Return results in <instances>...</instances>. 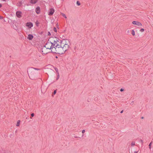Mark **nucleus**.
Segmentation results:
<instances>
[{
    "label": "nucleus",
    "instance_id": "obj_35",
    "mask_svg": "<svg viewBox=\"0 0 153 153\" xmlns=\"http://www.w3.org/2000/svg\"><path fill=\"white\" fill-rule=\"evenodd\" d=\"M55 70L57 72L58 71V69L57 68H55Z\"/></svg>",
    "mask_w": 153,
    "mask_h": 153
},
{
    "label": "nucleus",
    "instance_id": "obj_19",
    "mask_svg": "<svg viewBox=\"0 0 153 153\" xmlns=\"http://www.w3.org/2000/svg\"><path fill=\"white\" fill-rule=\"evenodd\" d=\"M76 4L78 6H79L80 5V3L79 1H77Z\"/></svg>",
    "mask_w": 153,
    "mask_h": 153
},
{
    "label": "nucleus",
    "instance_id": "obj_9",
    "mask_svg": "<svg viewBox=\"0 0 153 153\" xmlns=\"http://www.w3.org/2000/svg\"><path fill=\"white\" fill-rule=\"evenodd\" d=\"M132 23L134 25H136L139 26H141L142 25L141 23L138 21H133L132 22Z\"/></svg>",
    "mask_w": 153,
    "mask_h": 153
},
{
    "label": "nucleus",
    "instance_id": "obj_14",
    "mask_svg": "<svg viewBox=\"0 0 153 153\" xmlns=\"http://www.w3.org/2000/svg\"><path fill=\"white\" fill-rule=\"evenodd\" d=\"M38 0H31L30 3L32 4H35L37 1Z\"/></svg>",
    "mask_w": 153,
    "mask_h": 153
},
{
    "label": "nucleus",
    "instance_id": "obj_1",
    "mask_svg": "<svg viewBox=\"0 0 153 153\" xmlns=\"http://www.w3.org/2000/svg\"><path fill=\"white\" fill-rule=\"evenodd\" d=\"M35 70H39V69L33 68H29L27 69V72L29 78L31 79L35 80L37 79V76Z\"/></svg>",
    "mask_w": 153,
    "mask_h": 153
},
{
    "label": "nucleus",
    "instance_id": "obj_5",
    "mask_svg": "<svg viewBox=\"0 0 153 153\" xmlns=\"http://www.w3.org/2000/svg\"><path fill=\"white\" fill-rule=\"evenodd\" d=\"M57 50L58 53L59 54H63L65 53L62 47L60 46V45L59 46H58V47H57Z\"/></svg>",
    "mask_w": 153,
    "mask_h": 153
},
{
    "label": "nucleus",
    "instance_id": "obj_3",
    "mask_svg": "<svg viewBox=\"0 0 153 153\" xmlns=\"http://www.w3.org/2000/svg\"><path fill=\"white\" fill-rule=\"evenodd\" d=\"M62 41L60 39H58L56 38H55V40H54V42L53 43V46L56 47H58L61 44V43Z\"/></svg>",
    "mask_w": 153,
    "mask_h": 153
},
{
    "label": "nucleus",
    "instance_id": "obj_4",
    "mask_svg": "<svg viewBox=\"0 0 153 153\" xmlns=\"http://www.w3.org/2000/svg\"><path fill=\"white\" fill-rule=\"evenodd\" d=\"M44 46L46 47V48H47L50 51L52 48V47L53 46V43L48 41L46 44Z\"/></svg>",
    "mask_w": 153,
    "mask_h": 153
},
{
    "label": "nucleus",
    "instance_id": "obj_11",
    "mask_svg": "<svg viewBox=\"0 0 153 153\" xmlns=\"http://www.w3.org/2000/svg\"><path fill=\"white\" fill-rule=\"evenodd\" d=\"M26 25L29 28H31L33 26V23L30 22H27L26 23Z\"/></svg>",
    "mask_w": 153,
    "mask_h": 153
},
{
    "label": "nucleus",
    "instance_id": "obj_7",
    "mask_svg": "<svg viewBox=\"0 0 153 153\" xmlns=\"http://www.w3.org/2000/svg\"><path fill=\"white\" fill-rule=\"evenodd\" d=\"M51 52L53 53H58L57 51V47L55 46H53L51 50Z\"/></svg>",
    "mask_w": 153,
    "mask_h": 153
},
{
    "label": "nucleus",
    "instance_id": "obj_30",
    "mask_svg": "<svg viewBox=\"0 0 153 153\" xmlns=\"http://www.w3.org/2000/svg\"><path fill=\"white\" fill-rule=\"evenodd\" d=\"M124 91V89H123V88H121V89L120 90V91Z\"/></svg>",
    "mask_w": 153,
    "mask_h": 153
},
{
    "label": "nucleus",
    "instance_id": "obj_24",
    "mask_svg": "<svg viewBox=\"0 0 153 153\" xmlns=\"http://www.w3.org/2000/svg\"><path fill=\"white\" fill-rule=\"evenodd\" d=\"M39 23L37 21L36 22V25L37 26H38V25H39Z\"/></svg>",
    "mask_w": 153,
    "mask_h": 153
},
{
    "label": "nucleus",
    "instance_id": "obj_22",
    "mask_svg": "<svg viewBox=\"0 0 153 153\" xmlns=\"http://www.w3.org/2000/svg\"><path fill=\"white\" fill-rule=\"evenodd\" d=\"M144 31V30L143 28H142L140 30V31L141 32H143Z\"/></svg>",
    "mask_w": 153,
    "mask_h": 153
},
{
    "label": "nucleus",
    "instance_id": "obj_21",
    "mask_svg": "<svg viewBox=\"0 0 153 153\" xmlns=\"http://www.w3.org/2000/svg\"><path fill=\"white\" fill-rule=\"evenodd\" d=\"M131 146H133L135 145V143L134 142L132 141V142L131 143Z\"/></svg>",
    "mask_w": 153,
    "mask_h": 153
},
{
    "label": "nucleus",
    "instance_id": "obj_33",
    "mask_svg": "<svg viewBox=\"0 0 153 153\" xmlns=\"http://www.w3.org/2000/svg\"><path fill=\"white\" fill-rule=\"evenodd\" d=\"M10 137L11 138L12 137H13V135L11 134L10 135Z\"/></svg>",
    "mask_w": 153,
    "mask_h": 153
},
{
    "label": "nucleus",
    "instance_id": "obj_39",
    "mask_svg": "<svg viewBox=\"0 0 153 153\" xmlns=\"http://www.w3.org/2000/svg\"><path fill=\"white\" fill-rule=\"evenodd\" d=\"M0 18L1 19H3V17H1L0 16Z\"/></svg>",
    "mask_w": 153,
    "mask_h": 153
},
{
    "label": "nucleus",
    "instance_id": "obj_10",
    "mask_svg": "<svg viewBox=\"0 0 153 153\" xmlns=\"http://www.w3.org/2000/svg\"><path fill=\"white\" fill-rule=\"evenodd\" d=\"M54 12V10L53 8L50 9L48 12V15L50 16L52 15Z\"/></svg>",
    "mask_w": 153,
    "mask_h": 153
},
{
    "label": "nucleus",
    "instance_id": "obj_25",
    "mask_svg": "<svg viewBox=\"0 0 153 153\" xmlns=\"http://www.w3.org/2000/svg\"><path fill=\"white\" fill-rule=\"evenodd\" d=\"M85 132V130L84 129L82 131V134H83Z\"/></svg>",
    "mask_w": 153,
    "mask_h": 153
},
{
    "label": "nucleus",
    "instance_id": "obj_2",
    "mask_svg": "<svg viewBox=\"0 0 153 153\" xmlns=\"http://www.w3.org/2000/svg\"><path fill=\"white\" fill-rule=\"evenodd\" d=\"M66 39H64L61 43L60 46L62 47L65 52L66 51L69 47V45L66 42Z\"/></svg>",
    "mask_w": 153,
    "mask_h": 153
},
{
    "label": "nucleus",
    "instance_id": "obj_43",
    "mask_svg": "<svg viewBox=\"0 0 153 153\" xmlns=\"http://www.w3.org/2000/svg\"><path fill=\"white\" fill-rule=\"evenodd\" d=\"M51 71H53V70H51Z\"/></svg>",
    "mask_w": 153,
    "mask_h": 153
},
{
    "label": "nucleus",
    "instance_id": "obj_18",
    "mask_svg": "<svg viewBox=\"0 0 153 153\" xmlns=\"http://www.w3.org/2000/svg\"><path fill=\"white\" fill-rule=\"evenodd\" d=\"M131 34H132L133 35V36H134L135 35V32H134V30H132V32H131Z\"/></svg>",
    "mask_w": 153,
    "mask_h": 153
},
{
    "label": "nucleus",
    "instance_id": "obj_29",
    "mask_svg": "<svg viewBox=\"0 0 153 153\" xmlns=\"http://www.w3.org/2000/svg\"><path fill=\"white\" fill-rule=\"evenodd\" d=\"M59 78V73H58V75L56 79H58Z\"/></svg>",
    "mask_w": 153,
    "mask_h": 153
},
{
    "label": "nucleus",
    "instance_id": "obj_6",
    "mask_svg": "<svg viewBox=\"0 0 153 153\" xmlns=\"http://www.w3.org/2000/svg\"><path fill=\"white\" fill-rule=\"evenodd\" d=\"M41 51L42 54H45L50 52V51L46 48V47L44 46L42 48Z\"/></svg>",
    "mask_w": 153,
    "mask_h": 153
},
{
    "label": "nucleus",
    "instance_id": "obj_40",
    "mask_svg": "<svg viewBox=\"0 0 153 153\" xmlns=\"http://www.w3.org/2000/svg\"><path fill=\"white\" fill-rule=\"evenodd\" d=\"M56 58H57V56H56Z\"/></svg>",
    "mask_w": 153,
    "mask_h": 153
},
{
    "label": "nucleus",
    "instance_id": "obj_38",
    "mask_svg": "<svg viewBox=\"0 0 153 153\" xmlns=\"http://www.w3.org/2000/svg\"><path fill=\"white\" fill-rule=\"evenodd\" d=\"M137 152L134 151V153H137Z\"/></svg>",
    "mask_w": 153,
    "mask_h": 153
},
{
    "label": "nucleus",
    "instance_id": "obj_20",
    "mask_svg": "<svg viewBox=\"0 0 153 153\" xmlns=\"http://www.w3.org/2000/svg\"><path fill=\"white\" fill-rule=\"evenodd\" d=\"M53 30L55 32H57V30H56V27H54L53 28Z\"/></svg>",
    "mask_w": 153,
    "mask_h": 153
},
{
    "label": "nucleus",
    "instance_id": "obj_8",
    "mask_svg": "<svg viewBox=\"0 0 153 153\" xmlns=\"http://www.w3.org/2000/svg\"><path fill=\"white\" fill-rule=\"evenodd\" d=\"M16 15L17 17L20 18L22 17V13L20 11H17L16 12Z\"/></svg>",
    "mask_w": 153,
    "mask_h": 153
},
{
    "label": "nucleus",
    "instance_id": "obj_41",
    "mask_svg": "<svg viewBox=\"0 0 153 153\" xmlns=\"http://www.w3.org/2000/svg\"><path fill=\"white\" fill-rule=\"evenodd\" d=\"M141 118H142V119H143V117H141Z\"/></svg>",
    "mask_w": 153,
    "mask_h": 153
},
{
    "label": "nucleus",
    "instance_id": "obj_28",
    "mask_svg": "<svg viewBox=\"0 0 153 153\" xmlns=\"http://www.w3.org/2000/svg\"><path fill=\"white\" fill-rule=\"evenodd\" d=\"M31 117H33L34 116V114L33 113L31 114Z\"/></svg>",
    "mask_w": 153,
    "mask_h": 153
},
{
    "label": "nucleus",
    "instance_id": "obj_16",
    "mask_svg": "<svg viewBox=\"0 0 153 153\" xmlns=\"http://www.w3.org/2000/svg\"><path fill=\"white\" fill-rule=\"evenodd\" d=\"M20 122V121L19 120H18L17 122V123L16 125V126H18L19 125Z\"/></svg>",
    "mask_w": 153,
    "mask_h": 153
},
{
    "label": "nucleus",
    "instance_id": "obj_32",
    "mask_svg": "<svg viewBox=\"0 0 153 153\" xmlns=\"http://www.w3.org/2000/svg\"><path fill=\"white\" fill-rule=\"evenodd\" d=\"M140 141L142 143V144H143V140H140Z\"/></svg>",
    "mask_w": 153,
    "mask_h": 153
},
{
    "label": "nucleus",
    "instance_id": "obj_15",
    "mask_svg": "<svg viewBox=\"0 0 153 153\" xmlns=\"http://www.w3.org/2000/svg\"><path fill=\"white\" fill-rule=\"evenodd\" d=\"M83 134H82L80 136H74V137L76 138H81V137H83Z\"/></svg>",
    "mask_w": 153,
    "mask_h": 153
},
{
    "label": "nucleus",
    "instance_id": "obj_13",
    "mask_svg": "<svg viewBox=\"0 0 153 153\" xmlns=\"http://www.w3.org/2000/svg\"><path fill=\"white\" fill-rule=\"evenodd\" d=\"M40 7L38 6L36 9V12L37 14H39L40 13Z\"/></svg>",
    "mask_w": 153,
    "mask_h": 153
},
{
    "label": "nucleus",
    "instance_id": "obj_37",
    "mask_svg": "<svg viewBox=\"0 0 153 153\" xmlns=\"http://www.w3.org/2000/svg\"><path fill=\"white\" fill-rule=\"evenodd\" d=\"M2 7V5L1 4H0V8Z\"/></svg>",
    "mask_w": 153,
    "mask_h": 153
},
{
    "label": "nucleus",
    "instance_id": "obj_34",
    "mask_svg": "<svg viewBox=\"0 0 153 153\" xmlns=\"http://www.w3.org/2000/svg\"><path fill=\"white\" fill-rule=\"evenodd\" d=\"M48 35H51V33L50 32H48Z\"/></svg>",
    "mask_w": 153,
    "mask_h": 153
},
{
    "label": "nucleus",
    "instance_id": "obj_17",
    "mask_svg": "<svg viewBox=\"0 0 153 153\" xmlns=\"http://www.w3.org/2000/svg\"><path fill=\"white\" fill-rule=\"evenodd\" d=\"M61 14L63 16L64 18H65L66 19L67 18L66 16L65 15V14L62 13H61Z\"/></svg>",
    "mask_w": 153,
    "mask_h": 153
},
{
    "label": "nucleus",
    "instance_id": "obj_42",
    "mask_svg": "<svg viewBox=\"0 0 153 153\" xmlns=\"http://www.w3.org/2000/svg\"><path fill=\"white\" fill-rule=\"evenodd\" d=\"M2 0L3 1H5V0Z\"/></svg>",
    "mask_w": 153,
    "mask_h": 153
},
{
    "label": "nucleus",
    "instance_id": "obj_31",
    "mask_svg": "<svg viewBox=\"0 0 153 153\" xmlns=\"http://www.w3.org/2000/svg\"><path fill=\"white\" fill-rule=\"evenodd\" d=\"M7 134H4V137L6 138L7 137Z\"/></svg>",
    "mask_w": 153,
    "mask_h": 153
},
{
    "label": "nucleus",
    "instance_id": "obj_12",
    "mask_svg": "<svg viewBox=\"0 0 153 153\" xmlns=\"http://www.w3.org/2000/svg\"><path fill=\"white\" fill-rule=\"evenodd\" d=\"M33 36L32 34H29L28 35V36L27 37V39L30 40H32L33 39Z\"/></svg>",
    "mask_w": 153,
    "mask_h": 153
},
{
    "label": "nucleus",
    "instance_id": "obj_27",
    "mask_svg": "<svg viewBox=\"0 0 153 153\" xmlns=\"http://www.w3.org/2000/svg\"><path fill=\"white\" fill-rule=\"evenodd\" d=\"M56 93V91L54 90L53 91V94H55Z\"/></svg>",
    "mask_w": 153,
    "mask_h": 153
},
{
    "label": "nucleus",
    "instance_id": "obj_26",
    "mask_svg": "<svg viewBox=\"0 0 153 153\" xmlns=\"http://www.w3.org/2000/svg\"><path fill=\"white\" fill-rule=\"evenodd\" d=\"M134 104V101H131L130 103V104L131 105H132L133 104Z\"/></svg>",
    "mask_w": 153,
    "mask_h": 153
},
{
    "label": "nucleus",
    "instance_id": "obj_36",
    "mask_svg": "<svg viewBox=\"0 0 153 153\" xmlns=\"http://www.w3.org/2000/svg\"><path fill=\"white\" fill-rule=\"evenodd\" d=\"M123 110H122V111H120V113H123Z\"/></svg>",
    "mask_w": 153,
    "mask_h": 153
},
{
    "label": "nucleus",
    "instance_id": "obj_23",
    "mask_svg": "<svg viewBox=\"0 0 153 153\" xmlns=\"http://www.w3.org/2000/svg\"><path fill=\"white\" fill-rule=\"evenodd\" d=\"M152 142H151L149 144V148L150 149H151V144H152Z\"/></svg>",
    "mask_w": 153,
    "mask_h": 153
}]
</instances>
